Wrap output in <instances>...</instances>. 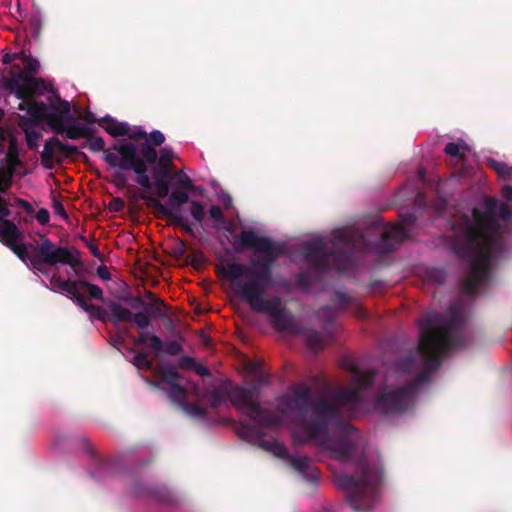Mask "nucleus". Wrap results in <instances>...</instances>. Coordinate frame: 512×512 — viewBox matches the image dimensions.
I'll return each instance as SVG.
<instances>
[{
	"mask_svg": "<svg viewBox=\"0 0 512 512\" xmlns=\"http://www.w3.org/2000/svg\"><path fill=\"white\" fill-rule=\"evenodd\" d=\"M350 371V385L334 389L327 396L313 397L309 385L296 383L278 399L277 410L293 425L295 441L306 443L325 438L330 427L342 421V408L362 402L361 390L374 384L375 372L363 371L356 366H352Z\"/></svg>",
	"mask_w": 512,
	"mask_h": 512,
	"instance_id": "nucleus-1",
	"label": "nucleus"
},
{
	"mask_svg": "<svg viewBox=\"0 0 512 512\" xmlns=\"http://www.w3.org/2000/svg\"><path fill=\"white\" fill-rule=\"evenodd\" d=\"M495 208V202H491L486 210L474 208L471 215L463 214L452 222L451 250L470 262L469 273L461 281L464 294H477L479 286L490 275L492 263L510 255L507 237L512 238V222L502 225Z\"/></svg>",
	"mask_w": 512,
	"mask_h": 512,
	"instance_id": "nucleus-2",
	"label": "nucleus"
},
{
	"mask_svg": "<svg viewBox=\"0 0 512 512\" xmlns=\"http://www.w3.org/2000/svg\"><path fill=\"white\" fill-rule=\"evenodd\" d=\"M418 325V352L424 368L408 384L377 396L374 408L383 415H401L412 408L419 387L440 367L442 358L465 344V320L457 306H450L446 313H428L418 320Z\"/></svg>",
	"mask_w": 512,
	"mask_h": 512,
	"instance_id": "nucleus-3",
	"label": "nucleus"
},
{
	"mask_svg": "<svg viewBox=\"0 0 512 512\" xmlns=\"http://www.w3.org/2000/svg\"><path fill=\"white\" fill-rule=\"evenodd\" d=\"M331 456L350 464L352 473L335 476L337 487L344 491L345 501L354 512H369L380 500V486L383 482L382 467L368 459L361 444L347 436L326 442Z\"/></svg>",
	"mask_w": 512,
	"mask_h": 512,
	"instance_id": "nucleus-4",
	"label": "nucleus"
},
{
	"mask_svg": "<svg viewBox=\"0 0 512 512\" xmlns=\"http://www.w3.org/2000/svg\"><path fill=\"white\" fill-rule=\"evenodd\" d=\"M232 251L236 254L251 251L248 262L243 263L225 250V256L215 266L217 275L228 281L233 294L243 303L249 305L250 312L239 308L241 324L237 325L238 337L244 344L251 345L256 331L254 314L256 313V231L244 230L232 237Z\"/></svg>",
	"mask_w": 512,
	"mask_h": 512,
	"instance_id": "nucleus-5",
	"label": "nucleus"
},
{
	"mask_svg": "<svg viewBox=\"0 0 512 512\" xmlns=\"http://www.w3.org/2000/svg\"><path fill=\"white\" fill-rule=\"evenodd\" d=\"M240 369L245 385H235L230 380H224L208 395V402L212 409H217L229 400L241 413L236 426L238 437L256 445V361L243 356Z\"/></svg>",
	"mask_w": 512,
	"mask_h": 512,
	"instance_id": "nucleus-6",
	"label": "nucleus"
},
{
	"mask_svg": "<svg viewBox=\"0 0 512 512\" xmlns=\"http://www.w3.org/2000/svg\"><path fill=\"white\" fill-rule=\"evenodd\" d=\"M367 241L363 233L350 228L337 229L333 238L314 239L301 245V253L319 272L330 269L343 270L350 265L354 253L366 250Z\"/></svg>",
	"mask_w": 512,
	"mask_h": 512,
	"instance_id": "nucleus-7",
	"label": "nucleus"
},
{
	"mask_svg": "<svg viewBox=\"0 0 512 512\" xmlns=\"http://www.w3.org/2000/svg\"><path fill=\"white\" fill-rule=\"evenodd\" d=\"M165 142L164 134L153 130L148 134L145 143L141 145L140 153L136 144L122 140L113 144L105 151L104 161L110 168L133 170L136 174L135 182L144 189H151L152 182L148 174V165L157 161L156 147Z\"/></svg>",
	"mask_w": 512,
	"mask_h": 512,
	"instance_id": "nucleus-8",
	"label": "nucleus"
},
{
	"mask_svg": "<svg viewBox=\"0 0 512 512\" xmlns=\"http://www.w3.org/2000/svg\"><path fill=\"white\" fill-rule=\"evenodd\" d=\"M286 253V244L273 242L265 236L258 235V313H268L271 318L282 311V301L279 297L264 298L260 282L270 275V267L280 255Z\"/></svg>",
	"mask_w": 512,
	"mask_h": 512,
	"instance_id": "nucleus-9",
	"label": "nucleus"
},
{
	"mask_svg": "<svg viewBox=\"0 0 512 512\" xmlns=\"http://www.w3.org/2000/svg\"><path fill=\"white\" fill-rule=\"evenodd\" d=\"M30 246L33 248V253L30 256V265L45 276L48 275V270L44 267L45 265L56 266L57 264H62L69 265L73 269L82 265L80 252L76 248L70 250L66 247L58 246L45 235L40 236V244L38 246L31 244Z\"/></svg>",
	"mask_w": 512,
	"mask_h": 512,
	"instance_id": "nucleus-10",
	"label": "nucleus"
},
{
	"mask_svg": "<svg viewBox=\"0 0 512 512\" xmlns=\"http://www.w3.org/2000/svg\"><path fill=\"white\" fill-rule=\"evenodd\" d=\"M109 309V320L117 325L122 322L133 323L139 330V335L134 337L130 334L129 328L125 327L123 329V333L126 336L130 337L133 343L137 346L139 345H149V337L148 333L145 331L151 324V316L145 312H136L133 313L127 307L123 306L119 302L110 301L108 303Z\"/></svg>",
	"mask_w": 512,
	"mask_h": 512,
	"instance_id": "nucleus-11",
	"label": "nucleus"
},
{
	"mask_svg": "<svg viewBox=\"0 0 512 512\" xmlns=\"http://www.w3.org/2000/svg\"><path fill=\"white\" fill-rule=\"evenodd\" d=\"M50 285V290L56 293L64 292L74 303L82 294L81 289H85L91 299L103 300V290L98 285L92 284L85 279L64 280L60 276L53 275L50 278Z\"/></svg>",
	"mask_w": 512,
	"mask_h": 512,
	"instance_id": "nucleus-12",
	"label": "nucleus"
},
{
	"mask_svg": "<svg viewBox=\"0 0 512 512\" xmlns=\"http://www.w3.org/2000/svg\"><path fill=\"white\" fill-rule=\"evenodd\" d=\"M401 224L388 226L384 229L380 240L382 253H391L396 244L403 242L409 237L408 230L403 225H413L416 222V215L413 212L400 214Z\"/></svg>",
	"mask_w": 512,
	"mask_h": 512,
	"instance_id": "nucleus-13",
	"label": "nucleus"
},
{
	"mask_svg": "<svg viewBox=\"0 0 512 512\" xmlns=\"http://www.w3.org/2000/svg\"><path fill=\"white\" fill-rule=\"evenodd\" d=\"M56 102L51 103L46 112L44 122L49 126L51 131L55 134H63L64 125L66 122L75 120L71 114V106L67 100L61 99L58 95Z\"/></svg>",
	"mask_w": 512,
	"mask_h": 512,
	"instance_id": "nucleus-14",
	"label": "nucleus"
},
{
	"mask_svg": "<svg viewBox=\"0 0 512 512\" xmlns=\"http://www.w3.org/2000/svg\"><path fill=\"white\" fill-rule=\"evenodd\" d=\"M24 74L25 73H22V75ZM21 77V81L19 78H10L6 83L7 88L13 92L18 99H33L36 95H43L47 90V85L43 79L34 77L24 78V76Z\"/></svg>",
	"mask_w": 512,
	"mask_h": 512,
	"instance_id": "nucleus-15",
	"label": "nucleus"
},
{
	"mask_svg": "<svg viewBox=\"0 0 512 512\" xmlns=\"http://www.w3.org/2000/svg\"><path fill=\"white\" fill-rule=\"evenodd\" d=\"M140 197L146 201L149 207L155 210V215L157 218L165 219L173 225L180 226L187 234L194 235V231L191 225L187 222V219L179 212L170 210L168 206L162 204L158 198L150 196L147 193L141 194Z\"/></svg>",
	"mask_w": 512,
	"mask_h": 512,
	"instance_id": "nucleus-16",
	"label": "nucleus"
},
{
	"mask_svg": "<svg viewBox=\"0 0 512 512\" xmlns=\"http://www.w3.org/2000/svg\"><path fill=\"white\" fill-rule=\"evenodd\" d=\"M8 217L0 218V242L7 247L15 242L22 241L25 237L24 233Z\"/></svg>",
	"mask_w": 512,
	"mask_h": 512,
	"instance_id": "nucleus-17",
	"label": "nucleus"
},
{
	"mask_svg": "<svg viewBox=\"0 0 512 512\" xmlns=\"http://www.w3.org/2000/svg\"><path fill=\"white\" fill-rule=\"evenodd\" d=\"M272 322L276 330L282 332H288L296 335L300 331V325L297 323L294 315L286 309L276 313L272 317Z\"/></svg>",
	"mask_w": 512,
	"mask_h": 512,
	"instance_id": "nucleus-18",
	"label": "nucleus"
},
{
	"mask_svg": "<svg viewBox=\"0 0 512 512\" xmlns=\"http://www.w3.org/2000/svg\"><path fill=\"white\" fill-rule=\"evenodd\" d=\"M5 168L1 169L7 178L12 179L16 169L22 167L23 163L20 160L19 147L15 139L9 141L8 150L5 156Z\"/></svg>",
	"mask_w": 512,
	"mask_h": 512,
	"instance_id": "nucleus-19",
	"label": "nucleus"
},
{
	"mask_svg": "<svg viewBox=\"0 0 512 512\" xmlns=\"http://www.w3.org/2000/svg\"><path fill=\"white\" fill-rule=\"evenodd\" d=\"M154 352L159 353L163 352L167 355L171 356H177L182 353L183 348L182 345L177 341H169V342H163L162 339L152 334L149 337V345H148Z\"/></svg>",
	"mask_w": 512,
	"mask_h": 512,
	"instance_id": "nucleus-20",
	"label": "nucleus"
},
{
	"mask_svg": "<svg viewBox=\"0 0 512 512\" xmlns=\"http://www.w3.org/2000/svg\"><path fill=\"white\" fill-rule=\"evenodd\" d=\"M291 467L301 473L308 481L314 482L318 477V470L315 468L308 457H290Z\"/></svg>",
	"mask_w": 512,
	"mask_h": 512,
	"instance_id": "nucleus-21",
	"label": "nucleus"
},
{
	"mask_svg": "<svg viewBox=\"0 0 512 512\" xmlns=\"http://www.w3.org/2000/svg\"><path fill=\"white\" fill-rule=\"evenodd\" d=\"M146 296L150 300L154 301V303L152 304V306L150 308H148L147 304L139 296L134 297L132 299L131 307L134 308V309L144 308L145 309V313H148L151 316V318L152 317H157V316H162L163 315L162 307L165 306L164 302L161 299H155V295L152 292H147Z\"/></svg>",
	"mask_w": 512,
	"mask_h": 512,
	"instance_id": "nucleus-22",
	"label": "nucleus"
},
{
	"mask_svg": "<svg viewBox=\"0 0 512 512\" xmlns=\"http://www.w3.org/2000/svg\"><path fill=\"white\" fill-rule=\"evenodd\" d=\"M296 335L303 336L307 347L314 353L319 352L325 347L324 338L317 330L313 328H306L301 326L300 331H298Z\"/></svg>",
	"mask_w": 512,
	"mask_h": 512,
	"instance_id": "nucleus-23",
	"label": "nucleus"
},
{
	"mask_svg": "<svg viewBox=\"0 0 512 512\" xmlns=\"http://www.w3.org/2000/svg\"><path fill=\"white\" fill-rule=\"evenodd\" d=\"M258 447L272 453L277 458H280V459L290 458L287 448L282 443L278 442L275 439H264L259 431H258Z\"/></svg>",
	"mask_w": 512,
	"mask_h": 512,
	"instance_id": "nucleus-24",
	"label": "nucleus"
},
{
	"mask_svg": "<svg viewBox=\"0 0 512 512\" xmlns=\"http://www.w3.org/2000/svg\"><path fill=\"white\" fill-rule=\"evenodd\" d=\"M50 105L45 104L42 101H36L28 98V106L26 112L30 116V122L33 125H39L44 122L45 115Z\"/></svg>",
	"mask_w": 512,
	"mask_h": 512,
	"instance_id": "nucleus-25",
	"label": "nucleus"
},
{
	"mask_svg": "<svg viewBox=\"0 0 512 512\" xmlns=\"http://www.w3.org/2000/svg\"><path fill=\"white\" fill-rule=\"evenodd\" d=\"M24 68L21 69L19 65H13L11 67V78H19L20 81L22 80V73L24 74V78H30L33 77L32 75L37 72L39 68V63L36 59H33L32 57H24Z\"/></svg>",
	"mask_w": 512,
	"mask_h": 512,
	"instance_id": "nucleus-26",
	"label": "nucleus"
},
{
	"mask_svg": "<svg viewBox=\"0 0 512 512\" xmlns=\"http://www.w3.org/2000/svg\"><path fill=\"white\" fill-rule=\"evenodd\" d=\"M103 121H108V124L103 126V128L113 137L127 136L130 132V126L126 122H117L116 120L109 118V116L100 120V123Z\"/></svg>",
	"mask_w": 512,
	"mask_h": 512,
	"instance_id": "nucleus-27",
	"label": "nucleus"
},
{
	"mask_svg": "<svg viewBox=\"0 0 512 512\" xmlns=\"http://www.w3.org/2000/svg\"><path fill=\"white\" fill-rule=\"evenodd\" d=\"M63 134L66 138L76 140L79 138H92V129L88 126L81 124L64 125Z\"/></svg>",
	"mask_w": 512,
	"mask_h": 512,
	"instance_id": "nucleus-28",
	"label": "nucleus"
},
{
	"mask_svg": "<svg viewBox=\"0 0 512 512\" xmlns=\"http://www.w3.org/2000/svg\"><path fill=\"white\" fill-rule=\"evenodd\" d=\"M175 158V154L172 148L163 147L159 151V156L157 155V161L153 164V168L157 170H172L173 169V159Z\"/></svg>",
	"mask_w": 512,
	"mask_h": 512,
	"instance_id": "nucleus-29",
	"label": "nucleus"
},
{
	"mask_svg": "<svg viewBox=\"0 0 512 512\" xmlns=\"http://www.w3.org/2000/svg\"><path fill=\"white\" fill-rule=\"evenodd\" d=\"M337 316L336 309L331 306H324L317 311L318 319L323 323L325 332L331 335V327L333 326Z\"/></svg>",
	"mask_w": 512,
	"mask_h": 512,
	"instance_id": "nucleus-30",
	"label": "nucleus"
},
{
	"mask_svg": "<svg viewBox=\"0 0 512 512\" xmlns=\"http://www.w3.org/2000/svg\"><path fill=\"white\" fill-rule=\"evenodd\" d=\"M75 304L79 306L81 309H83L85 312L90 313L91 317L103 322L106 320V311L100 306L88 304L83 293L80 295V297L77 298Z\"/></svg>",
	"mask_w": 512,
	"mask_h": 512,
	"instance_id": "nucleus-31",
	"label": "nucleus"
},
{
	"mask_svg": "<svg viewBox=\"0 0 512 512\" xmlns=\"http://www.w3.org/2000/svg\"><path fill=\"white\" fill-rule=\"evenodd\" d=\"M486 165L494 170L499 178L503 180H512V167L506 163L497 161L493 158H487Z\"/></svg>",
	"mask_w": 512,
	"mask_h": 512,
	"instance_id": "nucleus-32",
	"label": "nucleus"
},
{
	"mask_svg": "<svg viewBox=\"0 0 512 512\" xmlns=\"http://www.w3.org/2000/svg\"><path fill=\"white\" fill-rule=\"evenodd\" d=\"M54 138H49L44 144V149L41 152V164L46 169L54 168V151L56 146L54 145Z\"/></svg>",
	"mask_w": 512,
	"mask_h": 512,
	"instance_id": "nucleus-33",
	"label": "nucleus"
},
{
	"mask_svg": "<svg viewBox=\"0 0 512 512\" xmlns=\"http://www.w3.org/2000/svg\"><path fill=\"white\" fill-rule=\"evenodd\" d=\"M166 393L168 395L169 400L178 406H183L185 403V399L187 396L186 389L178 384H173L172 386L167 387Z\"/></svg>",
	"mask_w": 512,
	"mask_h": 512,
	"instance_id": "nucleus-34",
	"label": "nucleus"
},
{
	"mask_svg": "<svg viewBox=\"0 0 512 512\" xmlns=\"http://www.w3.org/2000/svg\"><path fill=\"white\" fill-rule=\"evenodd\" d=\"M159 372L160 381L158 386L167 385V387H169L173 384H178V380L181 379V375L176 371L174 367H161Z\"/></svg>",
	"mask_w": 512,
	"mask_h": 512,
	"instance_id": "nucleus-35",
	"label": "nucleus"
},
{
	"mask_svg": "<svg viewBox=\"0 0 512 512\" xmlns=\"http://www.w3.org/2000/svg\"><path fill=\"white\" fill-rule=\"evenodd\" d=\"M189 200L188 192L185 190L176 189L172 191L168 200V208L174 212H179L182 204L187 203Z\"/></svg>",
	"mask_w": 512,
	"mask_h": 512,
	"instance_id": "nucleus-36",
	"label": "nucleus"
},
{
	"mask_svg": "<svg viewBox=\"0 0 512 512\" xmlns=\"http://www.w3.org/2000/svg\"><path fill=\"white\" fill-rule=\"evenodd\" d=\"M54 145L56 146L57 150L62 152L66 157L77 155L85 161L88 160L87 155L84 152L79 151L78 147L64 144L58 138H54Z\"/></svg>",
	"mask_w": 512,
	"mask_h": 512,
	"instance_id": "nucleus-37",
	"label": "nucleus"
},
{
	"mask_svg": "<svg viewBox=\"0 0 512 512\" xmlns=\"http://www.w3.org/2000/svg\"><path fill=\"white\" fill-rule=\"evenodd\" d=\"M152 174L154 176V181L152 182V187L160 186V185H170L171 181V170H157L156 168H152Z\"/></svg>",
	"mask_w": 512,
	"mask_h": 512,
	"instance_id": "nucleus-38",
	"label": "nucleus"
},
{
	"mask_svg": "<svg viewBox=\"0 0 512 512\" xmlns=\"http://www.w3.org/2000/svg\"><path fill=\"white\" fill-rule=\"evenodd\" d=\"M426 278L431 282L443 284L446 281L447 275L443 269L430 268L426 270Z\"/></svg>",
	"mask_w": 512,
	"mask_h": 512,
	"instance_id": "nucleus-39",
	"label": "nucleus"
},
{
	"mask_svg": "<svg viewBox=\"0 0 512 512\" xmlns=\"http://www.w3.org/2000/svg\"><path fill=\"white\" fill-rule=\"evenodd\" d=\"M12 250V252L23 262L27 263V261L30 262V257L28 255V246L23 243H13L11 246L8 247Z\"/></svg>",
	"mask_w": 512,
	"mask_h": 512,
	"instance_id": "nucleus-40",
	"label": "nucleus"
},
{
	"mask_svg": "<svg viewBox=\"0 0 512 512\" xmlns=\"http://www.w3.org/2000/svg\"><path fill=\"white\" fill-rule=\"evenodd\" d=\"M209 215L211 219L215 222V226L217 228H223L224 225L226 224L225 216L223 214L222 209L219 206H211L209 210Z\"/></svg>",
	"mask_w": 512,
	"mask_h": 512,
	"instance_id": "nucleus-41",
	"label": "nucleus"
},
{
	"mask_svg": "<svg viewBox=\"0 0 512 512\" xmlns=\"http://www.w3.org/2000/svg\"><path fill=\"white\" fill-rule=\"evenodd\" d=\"M332 301L339 309L344 310L352 302V299L345 291L338 290L334 293Z\"/></svg>",
	"mask_w": 512,
	"mask_h": 512,
	"instance_id": "nucleus-42",
	"label": "nucleus"
},
{
	"mask_svg": "<svg viewBox=\"0 0 512 512\" xmlns=\"http://www.w3.org/2000/svg\"><path fill=\"white\" fill-rule=\"evenodd\" d=\"M22 128L25 133L27 147L30 150L37 149L38 148V140L41 137V134L37 131L26 129L24 127V125H22Z\"/></svg>",
	"mask_w": 512,
	"mask_h": 512,
	"instance_id": "nucleus-43",
	"label": "nucleus"
},
{
	"mask_svg": "<svg viewBox=\"0 0 512 512\" xmlns=\"http://www.w3.org/2000/svg\"><path fill=\"white\" fill-rule=\"evenodd\" d=\"M468 149L469 148L465 143L459 144V143L449 142L446 144V146L444 148V152L449 156L461 158L462 157V155L460 153L461 150H468Z\"/></svg>",
	"mask_w": 512,
	"mask_h": 512,
	"instance_id": "nucleus-44",
	"label": "nucleus"
},
{
	"mask_svg": "<svg viewBox=\"0 0 512 512\" xmlns=\"http://www.w3.org/2000/svg\"><path fill=\"white\" fill-rule=\"evenodd\" d=\"M190 214L197 222H202L205 218V209L201 202L192 201L190 205Z\"/></svg>",
	"mask_w": 512,
	"mask_h": 512,
	"instance_id": "nucleus-45",
	"label": "nucleus"
},
{
	"mask_svg": "<svg viewBox=\"0 0 512 512\" xmlns=\"http://www.w3.org/2000/svg\"><path fill=\"white\" fill-rule=\"evenodd\" d=\"M117 169L112 175L111 183L118 188H125L128 184V177L124 173L126 170Z\"/></svg>",
	"mask_w": 512,
	"mask_h": 512,
	"instance_id": "nucleus-46",
	"label": "nucleus"
},
{
	"mask_svg": "<svg viewBox=\"0 0 512 512\" xmlns=\"http://www.w3.org/2000/svg\"><path fill=\"white\" fill-rule=\"evenodd\" d=\"M89 141L88 148L93 152H100L103 151V156L105 155V151L108 149H105V141L102 137H94L92 135V138L87 139Z\"/></svg>",
	"mask_w": 512,
	"mask_h": 512,
	"instance_id": "nucleus-47",
	"label": "nucleus"
},
{
	"mask_svg": "<svg viewBox=\"0 0 512 512\" xmlns=\"http://www.w3.org/2000/svg\"><path fill=\"white\" fill-rule=\"evenodd\" d=\"M497 219L502 225L510 224V219L512 218V211L507 205H501L499 209L498 215L496 214Z\"/></svg>",
	"mask_w": 512,
	"mask_h": 512,
	"instance_id": "nucleus-48",
	"label": "nucleus"
},
{
	"mask_svg": "<svg viewBox=\"0 0 512 512\" xmlns=\"http://www.w3.org/2000/svg\"><path fill=\"white\" fill-rule=\"evenodd\" d=\"M134 364L137 367H145L147 370L152 368V362L148 360L147 354L139 352L134 356Z\"/></svg>",
	"mask_w": 512,
	"mask_h": 512,
	"instance_id": "nucleus-49",
	"label": "nucleus"
},
{
	"mask_svg": "<svg viewBox=\"0 0 512 512\" xmlns=\"http://www.w3.org/2000/svg\"><path fill=\"white\" fill-rule=\"evenodd\" d=\"M196 360L190 356H183L179 359V368L184 370H192L196 367Z\"/></svg>",
	"mask_w": 512,
	"mask_h": 512,
	"instance_id": "nucleus-50",
	"label": "nucleus"
},
{
	"mask_svg": "<svg viewBox=\"0 0 512 512\" xmlns=\"http://www.w3.org/2000/svg\"><path fill=\"white\" fill-rule=\"evenodd\" d=\"M186 409L191 415L196 417H204L207 414L206 408L197 404H187Z\"/></svg>",
	"mask_w": 512,
	"mask_h": 512,
	"instance_id": "nucleus-51",
	"label": "nucleus"
},
{
	"mask_svg": "<svg viewBox=\"0 0 512 512\" xmlns=\"http://www.w3.org/2000/svg\"><path fill=\"white\" fill-rule=\"evenodd\" d=\"M14 202L16 206L22 208L28 215L34 214L35 210L27 200L16 197Z\"/></svg>",
	"mask_w": 512,
	"mask_h": 512,
	"instance_id": "nucleus-52",
	"label": "nucleus"
},
{
	"mask_svg": "<svg viewBox=\"0 0 512 512\" xmlns=\"http://www.w3.org/2000/svg\"><path fill=\"white\" fill-rule=\"evenodd\" d=\"M177 176H181V179L179 181V184L181 187H183L186 190H192L194 188L193 182L189 176L184 174L182 171H179L176 173Z\"/></svg>",
	"mask_w": 512,
	"mask_h": 512,
	"instance_id": "nucleus-53",
	"label": "nucleus"
},
{
	"mask_svg": "<svg viewBox=\"0 0 512 512\" xmlns=\"http://www.w3.org/2000/svg\"><path fill=\"white\" fill-rule=\"evenodd\" d=\"M124 206H125L124 200L119 197H115L110 201V203L108 205V209L113 212H120L123 210Z\"/></svg>",
	"mask_w": 512,
	"mask_h": 512,
	"instance_id": "nucleus-54",
	"label": "nucleus"
},
{
	"mask_svg": "<svg viewBox=\"0 0 512 512\" xmlns=\"http://www.w3.org/2000/svg\"><path fill=\"white\" fill-rule=\"evenodd\" d=\"M35 218L41 225H46L50 220V213L47 209L41 208L37 211Z\"/></svg>",
	"mask_w": 512,
	"mask_h": 512,
	"instance_id": "nucleus-55",
	"label": "nucleus"
},
{
	"mask_svg": "<svg viewBox=\"0 0 512 512\" xmlns=\"http://www.w3.org/2000/svg\"><path fill=\"white\" fill-rule=\"evenodd\" d=\"M53 209L57 215L64 219H68V214L65 211L63 204L56 197H53Z\"/></svg>",
	"mask_w": 512,
	"mask_h": 512,
	"instance_id": "nucleus-56",
	"label": "nucleus"
},
{
	"mask_svg": "<svg viewBox=\"0 0 512 512\" xmlns=\"http://www.w3.org/2000/svg\"><path fill=\"white\" fill-rule=\"evenodd\" d=\"M82 240L86 242V246L91 252V254L100 261H103V254L98 249V246L95 243L87 242L84 237H82Z\"/></svg>",
	"mask_w": 512,
	"mask_h": 512,
	"instance_id": "nucleus-57",
	"label": "nucleus"
},
{
	"mask_svg": "<svg viewBox=\"0 0 512 512\" xmlns=\"http://www.w3.org/2000/svg\"><path fill=\"white\" fill-rule=\"evenodd\" d=\"M258 388L266 382V372L262 360L258 357Z\"/></svg>",
	"mask_w": 512,
	"mask_h": 512,
	"instance_id": "nucleus-58",
	"label": "nucleus"
},
{
	"mask_svg": "<svg viewBox=\"0 0 512 512\" xmlns=\"http://www.w3.org/2000/svg\"><path fill=\"white\" fill-rule=\"evenodd\" d=\"M97 276L102 280H110L111 279V273L107 266L100 265L96 269Z\"/></svg>",
	"mask_w": 512,
	"mask_h": 512,
	"instance_id": "nucleus-59",
	"label": "nucleus"
},
{
	"mask_svg": "<svg viewBox=\"0 0 512 512\" xmlns=\"http://www.w3.org/2000/svg\"><path fill=\"white\" fill-rule=\"evenodd\" d=\"M10 215L9 202L3 196H0V218Z\"/></svg>",
	"mask_w": 512,
	"mask_h": 512,
	"instance_id": "nucleus-60",
	"label": "nucleus"
},
{
	"mask_svg": "<svg viewBox=\"0 0 512 512\" xmlns=\"http://www.w3.org/2000/svg\"><path fill=\"white\" fill-rule=\"evenodd\" d=\"M155 497L159 501H162V502H171L172 501V496H171L170 492L166 489H159L157 491V494H155Z\"/></svg>",
	"mask_w": 512,
	"mask_h": 512,
	"instance_id": "nucleus-61",
	"label": "nucleus"
},
{
	"mask_svg": "<svg viewBox=\"0 0 512 512\" xmlns=\"http://www.w3.org/2000/svg\"><path fill=\"white\" fill-rule=\"evenodd\" d=\"M297 283L305 288L309 287L311 283L309 275L305 272L299 273L297 275Z\"/></svg>",
	"mask_w": 512,
	"mask_h": 512,
	"instance_id": "nucleus-62",
	"label": "nucleus"
},
{
	"mask_svg": "<svg viewBox=\"0 0 512 512\" xmlns=\"http://www.w3.org/2000/svg\"><path fill=\"white\" fill-rule=\"evenodd\" d=\"M127 136L129 137V139L137 141V140L143 139V138L147 139L148 134L146 133V131H144L142 129H137L131 133L129 132V134Z\"/></svg>",
	"mask_w": 512,
	"mask_h": 512,
	"instance_id": "nucleus-63",
	"label": "nucleus"
},
{
	"mask_svg": "<svg viewBox=\"0 0 512 512\" xmlns=\"http://www.w3.org/2000/svg\"><path fill=\"white\" fill-rule=\"evenodd\" d=\"M169 188H170V185H160V186H156L155 189H156V194L159 198H166L169 194Z\"/></svg>",
	"mask_w": 512,
	"mask_h": 512,
	"instance_id": "nucleus-64",
	"label": "nucleus"
}]
</instances>
